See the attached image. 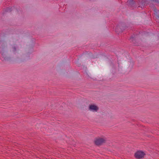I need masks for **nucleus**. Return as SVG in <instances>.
Masks as SVG:
<instances>
[{
  "label": "nucleus",
  "mask_w": 159,
  "mask_h": 159,
  "mask_svg": "<svg viewBox=\"0 0 159 159\" xmlns=\"http://www.w3.org/2000/svg\"><path fill=\"white\" fill-rule=\"evenodd\" d=\"M105 141V139L101 138H99L95 139L94 140V143L97 145H100L102 144Z\"/></svg>",
  "instance_id": "obj_1"
},
{
  "label": "nucleus",
  "mask_w": 159,
  "mask_h": 159,
  "mask_svg": "<svg viewBox=\"0 0 159 159\" xmlns=\"http://www.w3.org/2000/svg\"><path fill=\"white\" fill-rule=\"evenodd\" d=\"M145 155L144 152L141 151H138L135 153V156L137 158L141 159Z\"/></svg>",
  "instance_id": "obj_2"
},
{
  "label": "nucleus",
  "mask_w": 159,
  "mask_h": 159,
  "mask_svg": "<svg viewBox=\"0 0 159 159\" xmlns=\"http://www.w3.org/2000/svg\"><path fill=\"white\" fill-rule=\"evenodd\" d=\"M89 108L90 110L93 111H97L98 110V107L93 105H90Z\"/></svg>",
  "instance_id": "obj_3"
},
{
  "label": "nucleus",
  "mask_w": 159,
  "mask_h": 159,
  "mask_svg": "<svg viewBox=\"0 0 159 159\" xmlns=\"http://www.w3.org/2000/svg\"><path fill=\"white\" fill-rule=\"evenodd\" d=\"M128 1H129L130 2L133 1V0H128Z\"/></svg>",
  "instance_id": "obj_4"
}]
</instances>
